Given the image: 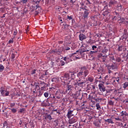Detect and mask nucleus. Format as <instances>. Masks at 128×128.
<instances>
[{"label": "nucleus", "mask_w": 128, "mask_h": 128, "mask_svg": "<svg viewBox=\"0 0 128 128\" xmlns=\"http://www.w3.org/2000/svg\"><path fill=\"white\" fill-rule=\"evenodd\" d=\"M90 74V72L86 68V67L83 66L80 68V72L77 73V78H78V82H82V79L86 78Z\"/></svg>", "instance_id": "obj_1"}, {"label": "nucleus", "mask_w": 128, "mask_h": 128, "mask_svg": "<svg viewBox=\"0 0 128 128\" xmlns=\"http://www.w3.org/2000/svg\"><path fill=\"white\" fill-rule=\"evenodd\" d=\"M82 10H84V12L81 14L82 16V18H88V14H90V12H88V10L84 8H82Z\"/></svg>", "instance_id": "obj_2"}, {"label": "nucleus", "mask_w": 128, "mask_h": 128, "mask_svg": "<svg viewBox=\"0 0 128 128\" xmlns=\"http://www.w3.org/2000/svg\"><path fill=\"white\" fill-rule=\"evenodd\" d=\"M90 48L88 46H86L84 47L81 50H80V54H82L84 52H90Z\"/></svg>", "instance_id": "obj_3"}, {"label": "nucleus", "mask_w": 128, "mask_h": 128, "mask_svg": "<svg viewBox=\"0 0 128 128\" xmlns=\"http://www.w3.org/2000/svg\"><path fill=\"white\" fill-rule=\"evenodd\" d=\"M78 122V118L76 117H74L72 118H70L68 120V124H74Z\"/></svg>", "instance_id": "obj_4"}, {"label": "nucleus", "mask_w": 128, "mask_h": 128, "mask_svg": "<svg viewBox=\"0 0 128 128\" xmlns=\"http://www.w3.org/2000/svg\"><path fill=\"white\" fill-rule=\"evenodd\" d=\"M64 80H70V74L68 73H65L64 77H62V78H61L62 80H64Z\"/></svg>", "instance_id": "obj_5"}, {"label": "nucleus", "mask_w": 128, "mask_h": 128, "mask_svg": "<svg viewBox=\"0 0 128 128\" xmlns=\"http://www.w3.org/2000/svg\"><path fill=\"white\" fill-rule=\"evenodd\" d=\"M98 88L100 92H106V88L104 87V84H99Z\"/></svg>", "instance_id": "obj_6"}, {"label": "nucleus", "mask_w": 128, "mask_h": 128, "mask_svg": "<svg viewBox=\"0 0 128 128\" xmlns=\"http://www.w3.org/2000/svg\"><path fill=\"white\" fill-rule=\"evenodd\" d=\"M114 16L113 18V20H118L120 17V14H118V12H114Z\"/></svg>", "instance_id": "obj_7"}, {"label": "nucleus", "mask_w": 128, "mask_h": 128, "mask_svg": "<svg viewBox=\"0 0 128 128\" xmlns=\"http://www.w3.org/2000/svg\"><path fill=\"white\" fill-rule=\"evenodd\" d=\"M40 80H48V76H46V72L42 74L39 77Z\"/></svg>", "instance_id": "obj_8"}, {"label": "nucleus", "mask_w": 128, "mask_h": 128, "mask_svg": "<svg viewBox=\"0 0 128 128\" xmlns=\"http://www.w3.org/2000/svg\"><path fill=\"white\" fill-rule=\"evenodd\" d=\"M86 36L84 34H80L79 35V39L80 40H81L82 42V40H86Z\"/></svg>", "instance_id": "obj_9"}, {"label": "nucleus", "mask_w": 128, "mask_h": 128, "mask_svg": "<svg viewBox=\"0 0 128 128\" xmlns=\"http://www.w3.org/2000/svg\"><path fill=\"white\" fill-rule=\"evenodd\" d=\"M69 84L74 86H76L78 84V82L74 80H69Z\"/></svg>", "instance_id": "obj_10"}, {"label": "nucleus", "mask_w": 128, "mask_h": 128, "mask_svg": "<svg viewBox=\"0 0 128 128\" xmlns=\"http://www.w3.org/2000/svg\"><path fill=\"white\" fill-rule=\"evenodd\" d=\"M84 96H86V98L88 97V94L86 93H82V94H79L78 95V97L80 100H82Z\"/></svg>", "instance_id": "obj_11"}, {"label": "nucleus", "mask_w": 128, "mask_h": 128, "mask_svg": "<svg viewBox=\"0 0 128 128\" xmlns=\"http://www.w3.org/2000/svg\"><path fill=\"white\" fill-rule=\"evenodd\" d=\"M74 86H72V85L70 84V83H68V84L67 85V90H68L69 92H71L72 90H74Z\"/></svg>", "instance_id": "obj_12"}, {"label": "nucleus", "mask_w": 128, "mask_h": 128, "mask_svg": "<svg viewBox=\"0 0 128 128\" xmlns=\"http://www.w3.org/2000/svg\"><path fill=\"white\" fill-rule=\"evenodd\" d=\"M84 84H86V81L84 80H81L80 82H77L78 86H80V88H82Z\"/></svg>", "instance_id": "obj_13"}, {"label": "nucleus", "mask_w": 128, "mask_h": 128, "mask_svg": "<svg viewBox=\"0 0 128 128\" xmlns=\"http://www.w3.org/2000/svg\"><path fill=\"white\" fill-rule=\"evenodd\" d=\"M38 84L40 86H46V82L42 80H38Z\"/></svg>", "instance_id": "obj_14"}, {"label": "nucleus", "mask_w": 128, "mask_h": 128, "mask_svg": "<svg viewBox=\"0 0 128 128\" xmlns=\"http://www.w3.org/2000/svg\"><path fill=\"white\" fill-rule=\"evenodd\" d=\"M72 112H74V110H69L68 111V112L67 114V118H72Z\"/></svg>", "instance_id": "obj_15"}, {"label": "nucleus", "mask_w": 128, "mask_h": 128, "mask_svg": "<svg viewBox=\"0 0 128 128\" xmlns=\"http://www.w3.org/2000/svg\"><path fill=\"white\" fill-rule=\"evenodd\" d=\"M6 92V90H4V87H2L1 88H0V94L2 95L3 96H4Z\"/></svg>", "instance_id": "obj_16"}, {"label": "nucleus", "mask_w": 128, "mask_h": 128, "mask_svg": "<svg viewBox=\"0 0 128 128\" xmlns=\"http://www.w3.org/2000/svg\"><path fill=\"white\" fill-rule=\"evenodd\" d=\"M64 50V48H60L58 50H56V54H60L62 52V51Z\"/></svg>", "instance_id": "obj_17"}, {"label": "nucleus", "mask_w": 128, "mask_h": 128, "mask_svg": "<svg viewBox=\"0 0 128 128\" xmlns=\"http://www.w3.org/2000/svg\"><path fill=\"white\" fill-rule=\"evenodd\" d=\"M64 60L66 62H72V60H70V57H64Z\"/></svg>", "instance_id": "obj_18"}, {"label": "nucleus", "mask_w": 128, "mask_h": 128, "mask_svg": "<svg viewBox=\"0 0 128 128\" xmlns=\"http://www.w3.org/2000/svg\"><path fill=\"white\" fill-rule=\"evenodd\" d=\"M102 62H106V56H103L102 55L101 56H100Z\"/></svg>", "instance_id": "obj_19"}, {"label": "nucleus", "mask_w": 128, "mask_h": 128, "mask_svg": "<svg viewBox=\"0 0 128 128\" xmlns=\"http://www.w3.org/2000/svg\"><path fill=\"white\" fill-rule=\"evenodd\" d=\"M87 80H88V82H94V77L92 76H88V77Z\"/></svg>", "instance_id": "obj_20"}, {"label": "nucleus", "mask_w": 128, "mask_h": 128, "mask_svg": "<svg viewBox=\"0 0 128 128\" xmlns=\"http://www.w3.org/2000/svg\"><path fill=\"white\" fill-rule=\"evenodd\" d=\"M70 80H74L76 78V75H74V74L71 73L70 74Z\"/></svg>", "instance_id": "obj_21"}, {"label": "nucleus", "mask_w": 128, "mask_h": 128, "mask_svg": "<svg viewBox=\"0 0 128 128\" xmlns=\"http://www.w3.org/2000/svg\"><path fill=\"white\" fill-rule=\"evenodd\" d=\"M120 78L118 76H116V77L114 78V82H117L118 84H120Z\"/></svg>", "instance_id": "obj_22"}, {"label": "nucleus", "mask_w": 128, "mask_h": 128, "mask_svg": "<svg viewBox=\"0 0 128 128\" xmlns=\"http://www.w3.org/2000/svg\"><path fill=\"white\" fill-rule=\"evenodd\" d=\"M45 118H48V120H52V116H50V114H46L45 117Z\"/></svg>", "instance_id": "obj_23"}, {"label": "nucleus", "mask_w": 128, "mask_h": 128, "mask_svg": "<svg viewBox=\"0 0 128 128\" xmlns=\"http://www.w3.org/2000/svg\"><path fill=\"white\" fill-rule=\"evenodd\" d=\"M105 122H108V124H114V122L112 121V120L110 119V118H108L107 120H105Z\"/></svg>", "instance_id": "obj_24"}, {"label": "nucleus", "mask_w": 128, "mask_h": 128, "mask_svg": "<svg viewBox=\"0 0 128 128\" xmlns=\"http://www.w3.org/2000/svg\"><path fill=\"white\" fill-rule=\"evenodd\" d=\"M58 78L56 76L54 77L52 79V82H58Z\"/></svg>", "instance_id": "obj_25"}, {"label": "nucleus", "mask_w": 128, "mask_h": 128, "mask_svg": "<svg viewBox=\"0 0 128 128\" xmlns=\"http://www.w3.org/2000/svg\"><path fill=\"white\" fill-rule=\"evenodd\" d=\"M128 82H126L124 84H123V88H124V90H126V88H128Z\"/></svg>", "instance_id": "obj_26"}, {"label": "nucleus", "mask_w": 128, "mask_h": 128, "mask_svg": "<svg viewBox=\"0 0 128 128\" xmlns=\"http://www.w3.org/2000/svg\"><path fill=\"white\" fill-rule=\"evenodd\" d=\"M122 50H124V46H118V52H122Z\"/></svg>", "instance_id": "obj_27"}, {"label": "nucleus", "mask_w": 128, "mask_h": 128, "mask_svg": "<svg viewBox=\"0 0 128 128\" xmlns=\"http://www.w3.org/2000/svg\"><path fill=\"white\" fill-rule=\"evenodd\" d=\"M88 86L90 88V90H96V86L94 85L90 84Z\"/></svg>", "instance_id": "obj_28"}, {"label": "nucleus", "mask_w": 128, "mask_h": 128, "mask_svg": "<svg viewBox=\"0 0 128 128\" xmlns=\"http://www.w3.org/2000/svg\"><path fill=\"white\" fill-rule=\"evenodd\" d=\"M96 110H100V104H96Z\"/></svg>", "instance_id": "obj_29"}, {"label": "nucleus", "mask_w": 128, "mask_h": 128, "mask_svg": "<svg viewBox=\"0 0 128 128\" xmlns=\"http://www.w3.org/2000/svg\"><path fill=\"white\" fill-rule=\"evenodd\" d=\"M4 65L0 64V72H4Z\"/></svg>", "instance_id": "obj_30"}, {"label": "nucleus", "mask_w": 128, "mask_h": 128, "mask_svg": "<svg viewBox=\"0 0 128 128\" xmlns=\"http://www.w3.org/2000/svg\"><path fill=\"white\" fill-rule=\"evenodd\" d=\"M128 116V114L126 111H122L121 112V116Z\"/></svg>", "instance_id": "obj_31"}, {"label": "nucleus", "mask_w": 128, "mask_h": 128, "mask_svg": "<svg viewBox=\"0 0 128 128\" xmlns=\"http://www.w3.org/2000/svg\"><path fill=\"white\" fill-rule=\"evenodd\" d=\"M122 22H124L126 26H128V19L124 20Z\"/></svg>", "instance_id": "obj_32"}, {"label": "nucleus", "mask_w": 128, "mask_h": 128, "mask_svg": "<svg viewBox=\"0 0 128 128\" xmlns=\"http://www.w3.org/2000/svg\"><path fill=\"white\" fill-rule=\"evenodd\" d=\"M108 104L110 106H114V102L112 100H110L108 102Z\"/></svg>", "instance_id": "obj_33"}, {"label": "nucleus", "mask_w": 128, "mask_h": 128, "mask_svg": "<svg viewBox=\"0 0 128 128\" xmlns=\"http://www.w3.org/2000/svg\"><path fill=\"white\" fill-rule=\"evenodd\" d=\"M110 92H112V90H108L105 89V92H104V94H110Z\"/></svg>", "instance_id": "obj_34"}, {"label": "nucleus", "mask_w": 128, "mask_h": 128, "mask_svg": "<svg viewBox=\"0 0 128 128\" xmlns=\"http://www.w3.org/2000/svg\"><path fill=\"white\" fill-rule=\"evenodd\" d=\"M6 93L4 94V96H9L10 94V92L6 91L5 92Z\"/></svg>", "instance_id": "obj_35"}, {"label": "nucleus", "mask_w": 128, "mask_h": 128, "mask_svg": "<svg viewBox=\"0 0 128 128\" xmlns=\"http://www.w3.org/2000/svg\"><path fill=\"white\" fill-rule=\"evenodd\" d=\"M60 66H64V62L62 60H61L60 62Z\"/></svg>", "instance_id": "obj_36"}, {"label": "nucleus", "mask_w": 128, "mask_h": 128, "mask_svg": "<svg viewBox=\"0 0 128 128\" xmlns=\"http://www.w3.org/2000/svg\"><path fill=\"white\" fill-rule=\"evenodd\" d=\"M111 67L112 68V70H116V66L114 64H112L111 65Z\"/></svg>", "instance_id": "obj_37"}, {"label": "nucleus", "mask_w": 128, "mask_h": 128, "mask_svg": "<svg viewBox=\"0 0 128 128\" xmlns=\"http://www.w3.org/2000/svg\"><path fill=\"white\" fill-rule=\"evenodd\" d=\"M36 70H32V72H31V74H36Z\"/></svg>", "instance_id": "obj_38"}, {"label": "nucleus", "mask_w": 128, "mask_h": 128, "mask_svg": "<svg viewBox=\"0 0 128 128\" xmlns=\"http://www.w3.org/2000/svg\"><path fill=\"white\" fill-rule=\"evenodd\" d=\"M121 60H122V59H120V58L117 57L116 58V62H120Z\"/></svg>", "instance_id": "obj_39"}, {"label": "nucleus", "mask_w": 128, "mask_h": 128, "mask_svg": "<svg viewBox=\"0 0 128 128\" xmlns=\"http://www.w3.org/2000/svg\"><path fill=\"white\" fill-rule=\"evenodd\" d=\"M63 48H64V50H70V48L68 46H65Z\"/></svg>", "instance_id": "obj_40"}, {"label": "nucleus", "mask_w": 128, "mask_h": 128, "mask_svg": "<svg viewBox=\"0 0 128 128\" xmlns=\"http://www.w3.org/2000/svg\"><path fill=\"white\" fill-rule=\"evenodd\" d=\"M11 110L13 114H16V110L14 108H12Z\"/></svg>", "instance_id": "obj_41"}, {"label": "nucleus", "mask_w": 128, "mask_h": 128, "mask_svg": "<svg viewBox=\"0 0 128 128\" xmlns=\"http://www.w3.org/2000/svg\"><path fill=\"white\" fill-rule=\"evenodd\" d=\"M44 96H45V98H48V92H44Z\"/></svg>", "instance_id": "obj_42"}, {"label": "nucleus", "mask_w": 128, "mask_h": 128, "mask_svg": "<svg viewBox=\"0 0 128 128\" xmlns=\"http://www.w3.org/2000/svg\"><path fill=\"white\" fill-rule=\"evenodd\" d=\"M96 48H98V47H96V46L94 45L92 46V50H96Z\"/></svg>", "instance_id": "obj_43"}, {"label": "nucleus", "mask_w": 128, "mask_h": 128, "mask_svg": "<svg viewBox=\"0 0 128 128\" xmlns=\"http://www.w3.org/2000/svg\"><path fill=\"white\" fill-rule=\"evenodd\" d=\"M12 60H14V58H16V55H14V54H12L11 55Z\"/></svg>", "instance_id": "obj_44"}, {"label": "nucleus", "mask_w": 128, "mask_h": 128, "mask_svg": "<svg viewBox=\"0 0 128 128\" xmlns=\"http://www.w3.org/2000/svg\"><path fill=\"white\" fill-rule=\"evenodd\" d=\"M107 68H108V70H112V66H107Z\"/></svg>", "instance_id": "obj_45"}, {"label": "nucleus", "mask_w": 128, "mask_h": 128, "mask_svg": "<svg viewBox=\"0 0 128 128\" xmlns=\"http://www.w3.org/2000/svg\"><path fill=\"white\" fill-rule=\"evenodd\" d=\"M110 60L112 62H116V59L114 58V56L111 57Z\"/></svg>", "instance_id": "obj_46"}, {"label": "nucleus", "mask_w": 128, "mask_h": 128, "mask_svg": "<svg viewBox=\"0 0 128 128\" xmlns=\"http://www.w3.org/2000/svg\"><path fill=\"white\" fill-rule=\"evenodd\" d=\"M56 98H58V100H60V95H58V94H56L55 95Z\"/></svg>", "instance_id": "obj_47"}, {"label": "nucleus", "mask_w": 128, "mask_h": 128, "mask_svg": "<svg viewBox=\"0 0 128 128\" xmlns=\"http://www.w3.org/2000/svg\"><path fill=\"white\" fill-rule=\"evenodd\" d=\"M25 109L24 108H21L20 109V112H24Z\"/></svg>", "instance_id": "obj_48"}, {"label": "nucleus", "mask_w": 128, "mask_h": 128, "mask_svg": "<svg viewBox=\"0 0 128 128\" xmlns=\"http://www.w3.org/2000/svg\"><path fill=\"white\" fill-rule=\"evenodd\" d=\"M39 94L38 95V96H42V92L39 91Z\"/></svg>", "instance_id": "obj_49"}, {"label": "nucleus", "mask_w": 128, "mask_h": 128, "mask_svg": "<svg viewBox=\"0 0 128 128\" xmlns=\"http://www.w3.org/2000/svg\"><path fill=\"white\" fill-rule=\"evenodd\" d=\"M9 44H14V39L10 40L8 41Z\"/></svg>", "instance_id": "obj_50"}, {"label": "nucleus", "mask_w": 128, "mask_h": 128, "mask_svg": "<svg viewBox=\"0 0 128 128\" xmlns=\"http://www.w3.org/2000/svg\"><path fill=\"white\" fill-rule=\"evenodd\" d=\"M68 19L70 20H72V16H67Z\"/></svg>", "instance_id": "obj_51"}, {"label": "nucleus", "mask_w": 128, "mask_h": 128, "mask_svg": "<svg viewBox=\"0 0 128 128\" xmlns=\"http://www.w3.org/2000/svg\"><path fill=\"white\" fill-rule=\"evenodd\" d=\"M95 52H98V51H90V54H95Z\"/></svg>", "instance_id": "obj_52"}, {"label": "nucleus", "mask_w": 128, "mask_h": 128, "mask_svg": "<svg viewBox=\"0 0 128 128\" xmlns=\"http://www.w3.org/2000/svg\"><path fill=\"white\" fill-rule=\"evenodd\" d=\"M94 124V126H100V124L98 123V122H95V123Z\"/></svg>", "instance_id": "obj_53"}, {"label": "nucleus", "mask_w": 128, "mask_h": 128, "mask_svg": "<svg viewBox=\"0 0 128 128\" xmlns=\"http://www.w3.org/2000/svg\"><path fill=\"white\" fill-rule=\"evenodd\" d=\"M46 88V86H42L41 87V90H45L44 89Z\"/></svg>", "instance_id": "obj_54"}, {"label": "nucleus", "mask_w": 128, "mask_h": 128, "mask_svg": "<svg viewBox=\"0 0 128 128\" xmlns=\"http://www.w3.org/2000/svg\"><path fill=\"white\" fill-rule=\"evenodd\" d=\"M58 44H64V41H62V40L58 41Z\"/></svg>", "instance_id": "obj_55"}, {"label": "nucleus", "mask_w": 128, "mask_h": 128, "mask_svg": "<svg viewBox=\"0 0 128 128\" xmlns=\"http://www.w3.org/2000/svg\"><path fill=\"white\" fill-rule=\"evenodd\" d=\"M76 2V0H70L71 4H74Z\"/></svg>", "instance_id": "obj_56"}, {"label": "nucleus", "mask_w": 128, "mask_h": 128, "mask_svg": "<svg viewBox=\"0 0 128 128\" xmlns=\"http://www.w3.org/2000/svg\"><path fill=\"white\" fill-rule=\"evenodd\" d=\"M22 2V4H26V2H28V0H23Z\"/></svg>", "instance_id": "obj_57"}, {"label": "nucleus", "mask_w": 128, "mask_h": 128, "mask_svg": "<svg viewBox=\"0 0 128 128\" xmlns=\"http://www.w3.org/2000/svg\"><path fill=\"white\" fill-rule=\"evenodd\" d=\"M18 34V30H16L14 32V36H16V34Z\"/></svg>", "instance_id": "obj_58"}, {"label": "nucleus", "mask_w": 128, "mask_h": 128, "mask_svg": "<svg viewBox=\"0 0 128 128\" xmlns=\"http://www.w3.org/2000/svg\"><path fill=\"white\" fill-rule=\"evenodd\" d=\"M116 120H122V119L120 118H115Z\"/></svg>", "instance_id": "obj_59"}, {"label": "nucleus", "mask_w": 128, "mask_h": 128, "mask_svg": "<svg viewBox=\"0 0 128 128\" xmlns=\"http://www.w3.org/2000/svg\"><path fill=\"white\" fill-rule=\"evenodd\" d=\"M104 10H108V5H106L104 8Z\"/></svg>", "instance_id": "obj_60"}, {"label": "nucleus", "mask_w": 128, "mask_h": 128, "mask_svg": "<svg viewBox=\"0 0 128 128\" xmlns=\"http://www.w3.org/2000/svg\"><path fill=\"white\" fill-rule=\"evenodd\" d=\"M40 88V85H38V84H36V88H35V90H36V88Z\"/></svg>", "instance_id": "obj_61"}, {"label": "nucleus", "mask_w": 128, "mask_h": 128, "mask_svg": "<svg viewBox=\"0 0 128 128\" xmlns=\"http://www.w3.org/2000/svg\"><path fill=\"white\" fill-rule=\"evenodd\" d=\"M15 104H16L14 103H12L10 104V106H14Z\"/></svg>", "instance_id": "obj_62"}, {"label": "nucleus", "mask_w": 128, "mask_h": 128, "mask_svg": "<svg viewBox=\"0 0 128 128\" xmlns=\"http://www.w3.org/2000/svg\"><path fill=\"white\" fill-rule=\"evenodd\" d=\"M19 124L20 126H22V120L20 121Z\"/></svg>", "instance_id": "obj_63"}, {"label": "nucleus", "mask_w": 128, "mask_h": 128, "mask_svg": "<svg viewBox=\"0 0 128 128\" xmlns=\"http://www.w3.org/2000/svg\"><path fill=\"white\" fill-rule=\"evenodd\" d=\"M88 44H92V40H89L88 42Z\"/></svg>", "instance_id": "obj_64"}]
</instances>
